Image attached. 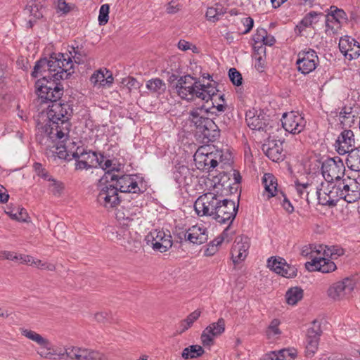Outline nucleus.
<instances>
[{
	"instance_id": "obj_12",
	"label": "nucleus",
	"mask_w": 360,
	"mask_h": 360,
	"mask_svg": "<svg viewBox=\"0 0 360 360\" xmlns=\"http://www.w3.org/2000/svg\"><path fill=\"white\" fill-rule=\"evenodd\" d=\"M65 354L68 358L76 360H103L105 358L104 354L98 351L76 347H67Z\"/></svg>"
},
{
	"instance_id": "obj_53",
	"label": "nucleus",
	"mask_w": 360,
	"mask_h": 360,
	"mask_svg": "<svg viewBox=\"0 0 360 360\" xmlns=\"http://www.w3.org/2000/svg\"><path fill=\"white\" fill-rule=\"evenodd\" d=\"M224 241V238H221L220 236L214 238L212 241H211L209 244V247L205 250V255L207 256L213 255V252H210V249H214V251L217 250V247L220 245Z\"/></svg>"
},
{
	"instance_id": "obj_17",
	"label": "nucleus",
	"mask_w": 360,
	"mask_h": 360,
	"mask_svg": "<svg viewBox=\"0 0 360 360\" xmlns=\"http://www.w3.org/2000/svg\"><path fill=\"white\" fill-rule=\"evenodd\" d=\"M250 248V239L245 236H237L231 248V258L234 264L243 261Z\"/></svg>"
},
{
	"instance_id": "obj_29",
	"label": "nucleus",
	"mask_w": 360,
	"mask_h": 360,
	"mask_svg": "<svg viewBox=\"0 0 360 360\" xmlns=\"http://www.w3.org/2000/svg\"><path fill=\"white\" fill-rule=\"evenodd\" d=\"M325 18L326 15L322 13H317L315 11L309 12L304 17L297 27L300 30V32H301V30L303 28L313 27L314 25H316L321 19L325 20Z\"/></svg>"
},
{
	"instance_id": "obj_48",
	"label": "nucleus",
	"mask_w": 360,
	"mask_h": 360,
	"mask_svg": "<svg viewBox=\"0 0 360 360\" xmlns=\"http://www.w3.org/2000/svg\"><path fill=\"white\" fill-rule=\"evenodd\" d=\"M122 84L127 87L129 92L137 90L140 88V83L134 77H128L122 79Z\"/></svg>"
},
{
	"instance_id": "obj_19",
	"label": "nucleus",
	"mask_w": 360,
	"mask_h": 360,
	"mask_svg": "<svg viewBox=\"0 0 360 360\" xmlns=\"http://www.w3.org/2000/svg\"><path fill=\"white\" fill-rule=\"evenodd\" d=\"M339 49L349 60L356 59L360 56V44L354 38L345 36L340 39Z\"/></svg>"
},
{
	"instance_id": "obj_20",
	"label": "nucleus",
	"mask_w": 360,
	"mask_h": 360,
	"mask_svg": "<svg viewBox=\"0 0 360 360\" xmlns=\"http://www.w3.org/2000/svg\"><path fill=\"white\" fill-rule=\"evenodd\" d=\"M69 135L63 142H60L59 139L52 140L53 141H58V143L56 148V153L58 157L60 159L71 160L69 157L72 156L73 158L77 160V155L78 150H76L77 143L76 141L69 140Z\"/></svg>"
},
{
	"instance_id": "obj_58",
	"label": "nucleus",
	"mask_w": 360,
	"mask_h": 360,
	"mask_svg": "<svg viewBox=\"0 0 360 360\" xmlns=\"http://www.w3.org/2000/svg\"><path fill=\"white\" fill-rule=\"evenodd\" d=\"M205 16L207 19L212 22H216L219 20V13L214 8H208Z\"/></svg>"
},
{
	"instance_id": "obj_23",
	"label": "nucleus",
	"mask_w": 360,
	"mask_h": 360,
	"mask_svg": "<svg viewBox=\"0 0 360 360\" xmlns=\"http://www.w3.org/2000/svg\"><path fill=\"white\" fill-rule=\"evenodd\" d=\"M91 155L93 158H96V162L102 169L105 171L104 176L101 180H103V178L107 179L109 176L110 180H121L124 177V175L119 176L114 173L115 172L120 171V165L116 166L115 164L112 165V161L110 160H104L103 155H101V158H98L95 153H93Z\"/></svg>"
},
{
	"instance_id": "obj_61",
	"label": "nucleus",
	"mask_w": 360,
	"mask_h": 360,
	"mask_svg": "<svg viewBox=\"0 0 360 360\" xmlns=\"http://www.w3.org/2000/svg\"><path fill=\"white\" fill-rule=\"evenodd\" d=\"M243 23L245 27V30L243 31V33L246 34L252 30L254 25V20L252 18L248 17L243 19Z\"/></svg>"
},
{
	"instance_id": "obj_13",
	"label": "nucleus",
	"mask_w": 360,
	"mask_h": 360,
	"mask_svg": "<svg viewBox=\"0 0 360 360\" xmlns=\"http://www.w3.org/2000/svg\"><path fill=\"white\" fill-rule=\"evenodd\" d=\"M225 330V321L220 318L217 322H214L207 326L202 331L200 339L202 345L211 346L214 344V338L222 334Z\"/></svg>"
},
{
	"instance_id": "obj_36",
	"label": "nucleus",
	"mask_w": 360,
	"mask_h": 360,
	"mask_svg": "<svg viewBox=\"0 0 360 360\" xmlns=\"http://www.w3.org/2000/svg\"><path fill=\"white\" fill-rule=\"evenodd\" d=\"M22 334L28 339L36 342L41 347L50 349V342L34 331L24 329L22 330Z\"/></svg>"
},
{
	"instance_id": "obj_57",
	"label": "nucleus",
	"mask_w": 360,
	"mask_h": 360,
	"mask_svg": "<svg viewBox=\"0 0 360 360\" xmlns=\"http://www.w3.org/2000/svg\"><path fill=\"white\" fill-rule=\"evenodd\" d=\"M279 360H292L295 355L290 352L288 349H282L276 352Z\"/></svg>"
},
{
	"instance_id": "obj_27",
	"label": "nucleus",
	"mask_w": 360,
	"mask_h": 360,
	"mask_svg": "<svg viewBox=\"0 0 360 360\" xmlns=\"http://www.w3.org/2000/svg\"><path fill=\"white\" fill-rule=\"evenodd\" d=\"M245 120L248 127L253 130H264L266 121L264 115L253 109L248 110L245 114Z\"/></svg>"
},
{
	"instance_id": "obj_24",
	"label": "nucleus",
	"mask_w": 360,
	"mask_h": 360,
	"mask_svg": "<svg viewBox=\"0 0 360 360\" xmlns=\"http://www.w3.org/2000/svg\"><path fill=\"white\" fill-rule=\"evenodd\" d=\"M186 240L196 245H201L207 242L208 235L207 229L197 226L190 228L186 232H182Z\"/></svg>"
},
{
	"instance_id": "obj_25",
	"label": "nucleus",
	"mask_w": 360,
	"mask_h": 360,
	"mask_svg": "<svg viewBox=\"0 0 360 360\" xmlns=\"http://www.w3.org/2000/svg\"><path fill=\"white\" fill-rule=\"evenodd\" d=\"M59 58H61V62L60 64V70H57V72L54 73L53 77V82L57 83L56 81L60 79H67L68 75L73 73L71 70L73 68V62L71 58L67 56L65 58L63 53L58 54Z\"/></svg>"
},
{
	"instance_id": "obj_35",
	"label": "nucleus",
	"mask_w": 360,
	"mask_h": 360,
	"mask_svg": "<svg viewBox=\"0 0 360 360\" xmlns=\"http://www.w3.org/2000/svg\"><path fill=\"white\" fill-rule=\"evenodd\" d=\"M303 297V290L300 287L288 289L285 293V300L288 304L295 305Z\"/></svg>"
},
{
	"instance_id": "obj_10",
	"label": "nucleus",
	"mask_w": 360,
	"mask_h": 360,
	"mask_svg": "<svg viewBox=\"0 0 360 360\" xmlns=\"http://www.w3.org/2000/svg\"><path fill=\"white\" fill-rule=\"evenodd\" d=\"M297 65L298 70L302 74H309L314 70L319 63V58L313 49L302 51L298 54Z\"/></svg>"
},
{
	"instance_id": "obj_56",
	"label": "nucleus",
	"mask_w": 360,
	"mask_h": 360,
	"mask_svg": "<svg viewBox=\"0 0 360 360\" xmlns=\"http://www.w3.org/2000/svg\"><path fill=\"white\" fill-rule=\"evenodd\" d=\"M180 4L172 0L167 5L166 11L168 14H174L180 11Z\"/></svg>"
},
{
	"instance_id": "obj_22",
	"label": "nucleus",
	"mask_w": 360,
	"mask_h": 360,
	"mask_svg": "<svg viewBox=\"0 0 360 360\" xmlns=\"http://www.w3.org/2000/svg\"><path fill=\"white\" fill-rule=\"evenodd\" d=\"M307 270L310 271H319L322 273H330L334 271L336 269V264L327 257L314 258L311 262H307L305 264Z\"/></svg>"
},
{
	"instance_id": "obj_7",
	"label": "nucleus",
	"mask_w": 360,
	"mask_h": 360,
	"mask_svg": "<svg viewBox=\"0 0 360 360\" xmlns=\"http://www.w3.org/2000/svg\"><path fill=\"white\" fill-rule=\"evenodd\" d=\"M238 210V204L236 205L234 201L228 199H220L214 219L220 224L229 222V224H231L237 214Z\"/></svg>"
},
{
	"instance_id": "obj_45",
	"label": "nucleus",
	"mask_w": 360,
	"mask_h": 360,
	"mask_svg": "<svg viewBox=\"0 0 360 360\" xmlns=\"http://www.w3.org/2000/svg\"><path fill=\"white\" fill-rule=\"evenodd\" d=\"M41 356L49 359H56V356H59L60 359H63L65 355L64 353H57L56 350L52 348V345L50 343V349L47 348H44L42 347L41 351L39 352Z\"/></svg>"
},
{
	"instance_id": "obj_52",
	"label": "nucleus",
	"mask_w": 360,
	"mask_h": 360,
	"mask_svg": "<svg viewBox=\"0 0 360 360\" xmlns=\"http://www.w3.org/2000/svg\"><path fill=\"white\" fill-rule=\"evenodd\" d=\"M64 188L63 181H52L49 186L50 191L55 195H60L63 191Z\"/></svg>"
},
{
	"instance_id": "obj_5",
	"label": "nucleus",
	"mask_w": 360,
	"mask_h": 360,
	"mask_svg": "<svg viewBox=\"0 0 360 360\" xmlns=\"http://www.w3.org/2000/svg\"><path fill=\"white\" fill-rule=\"evenodd\" d=\"M223 191L216 193L207 192L199 196L194 203V209L199 217H212L214 219L218 205L220 203L219 197H223Z\"/></svg>"
},
{
	"instance_id": "obj_15",
	"label": "nucleus",
	"mask_w": 360,
	"mask_h": 360,
	"mask_svg": "<svg viewBox=\"0 0 360 360\" xmlns=\"http://www.w3.org/2000/svg\"><path fill=\"white\" fill-rule=\"evenodd\" d=\"M282 145L283 141L276 140L270 136L262 145V150L273 162H279L285 157Z\"/></svg>"
},
{
	"instance_id": "obj_33",
	"label": "nucleus",
	"mask_w": 360,
	"mask_h": 360,
	"mask_svg": "<svg viewBox=\"0 0 360 360\" xmlns=\"http://www.w3.org/2000/svg\"><path fill=\"white\" fill-rule=\"evenodd\" d=\"M128 185H120V191L122 193H129L139 195L146 191V185H143V181H128Z\"/></svg>"
},
{
	"instance_id": "obj_41",
	"label": "nucleus",
	"mask_w": 360,
	"mask_h": 360,
	"mask_svg": "<svg viewBox=\"0 0 360 360\" xmlns=\"http://www.w3.org/2000/svg\"><path fill=\"white\" fill-rule=\"evenodd\" d=\"M346 19V13L343 10L336 9L335 11H332V13L329 15H326L325 22L327 26L329 25V22H333V20L340 23L342 20Z\"/></svg>"
},
{
	"instance_id": "obj_30",
	"label": "nucleus",
	"mask_w": 360,
	"mask_h": 360,
	"mask_svg": "<svg viewBox=\"0 0 360 360\" xmlns=\"http://www.w3.org/2000/svg\"><path fill=\"white\" fill-rule=\"evenodd\" d=\"M316 252L318 254L322 252L324 257H330L331 259H336L344 254V250L338 245H319Z\"/></svg>"
},
{
	"instance_id": "obj_16",
	"label": "nucleus",
	"mask_w": 360,
	"mask_h": 360,
	"mask_svg": "<svg viewBox=\"0 0 360 360\" xmlns=\"http://www.w3.org/2000/svg\"><path fill=\"white\" fill-rule=\"evenodd\" d=\"M354 288V283L352 280L346 278L342 281L333 284L328 290V296L338 300L342 299L345 295L349 294Z\"/></svg>"
},
{
	"instance_id": "obj_40",
	"label": "nucleus",
	"mask_w": 360,
	"mask_h": 360,
	"mask_svg": "<svg viewBox=\"0 0 360 360\" xmlns=\"http://www.w3.org/2000/svg\"><path fill=\"white\" fill-rule=\"evenodd\" d=\"M200 311L195 310L193 312L191 313L186 319L183 320L181 322L180 327L181 328V330L180 333H183L186 331L187 329H188L200 316Z\"/></svg>"
},
{
	"instance_id": "obj_59",
	"label": "nucleus",
	"mask_w": 360,
	"mask_h": 360,
	"mask_svg": "<svg viewBox=\"0 0 360 360\" xmlns=\"http://www.w3.org/2000/svg\"><path fill=\"white\" fill-rule=\"evenodd\" d=\"M280 195L283 198L281 205L289 213H291L294 211V207L292 205L290 200L288 199L287 196L283 191H280Z\"/></svg>"
},
{
	"instance_id": "obj_54",
	"label": "nucleus",
	"mask_w": 360,
	"mask_h": 360,
	"mask_svg": "<svg viewBox=\"0 0 360 360\" xmlns=\"http://www.w3.org/2000/svg\"><path fill=\"white\" fill-rule=\"evenodd\" d=\"M33 167L38 178L46 179L49 177L48 172L40 163H35Z\"/></svg>"
},
{
	"instance_id": "obj_28",
	"label": "nucleus",
	"mask_w": 360,
	"mask_h": 360,
	"mask_svg": "<svg viewBox=\"0 0 360 360\" xmlns=\"http://www.w3.org/2000/svg\"><path fill=\"white\" fill-rule=\"evenodd\" d=\"M342 191V199L347 203H354L360 199V184L358 181H354L349 185L343 184Z\"/></svg>"
},
{
	"instance_id": "obj_32",
	"label": "nucleus",
	"mask_w": 360,
	"mask_h": 360,
	"mask_svg": "<svg viewBox=\"0 0 360 360\" xmlns=\"http://www.w3.org/2000/svg\"><path fill=\"white\" fill-rule=\"evenodd\" d=\"M346 163L352 170L360 171V146L348 153Z\"/></svg>"
},
{
	"instance_id": "obj_26",
	"label": "nucleus",
	"mask_w": 360,
	"mask_h": 360,
	"mask_svg": "<svg viewBox=\"0 0 360 360\" xmlns=\"http://www.w3.org/2000/svg\"><path fill=\"white\" fill-rule=\"evenodd\" d=\"M61 62V58L51 56L50 59L48 60L46 58H41L37 62L36 71L40 67L49 66V74L44 75L43 78L41 80L44 79L46 78V81L53 80L52 75L57 72V70H60V64Z\"/></svg>"
},
{
	"instance_id": "obj_9",
	"label": "nucleus",
	"mask_w": 360,
	"mask_h": 360,
	"mask_svg": "<svg viewBox=\"0 0 360 360\" xmlns=\"http://www.w3.org/2000/svg\"><path fill=\"white\" fill-rule=\"evenodd\" d=\"M101 191L97 197V200L100 205L107 209L115 207L120 202L118 196V189L112 186L100 184Z\"/></svg>"
},
{
	"instance_id": "obj_4",
	"label": "nucleus",
	"mask_w": 360,
	"mask_h": 360,
	"mask_svg": "<svg viewBox=\"0 0 360 360\" xmlns=\"http://www.w3.org/2000/svg\"><path fill=\"white\" fill-rule=\"evenodd\" d=\"M207 110L197 108L190 112V120L196 128V133L206 142L214 141L219 136V129L214 122L206 117Z\"/></svg>"
},
{
	"instance_id": "obj_55",
	"label": "nucleus",
	"mask_w": 360,
	"mask_h": 360,
	"mask_svg": "<svg viewBox=\"0 0 360 360\" xmlns=\"http://www.w3.org/2000/svg\"><path fill=\"white\" fill-rule=\"evenodd\" d=\"M57 10L58 12H61L63 14H67L71 11V6L67 4L65 0H58Z\"/></svg>"
},
{
	"instance_id": "obj_63",
	"label": "nucleus",
	"mask_w": 360,
	"mask_h": 360,
	"mask_svg": "<svg viewBox=\"0 0 360 360\" xmlns=\"http://www.w3.org/2000/svg\"><path fill=\"white\" fill-rule=\"evenodd\" d=\"M318 249V247H316L314 245H310L309 246H304L302 248L301 255L302 256L307 257L312 252H316V250Z\"/></svg>"
},
{
	"instance_id": "obj_8",
	"label": "nucleus",
	"mask_w": 360,
	"mask_h": 360,
	"mask_svg": "<svg viewBox=\"0 0 360 360\" xmlns=\"http://www.w3.org/2000/svg\"><path fill=\"white\" fill-rule=\"evenodd\" d=\"M267 266L276 274L292 278L297 275V269L295 265L288 264L285 259L280 257H271L267 260Z\"/></svg>"
},
{
	"instance_id": "obj_42",
	"label": "nucleus",
	"mask_w": 360,
	"mask_h": 360,
	"mask_svg": "<svg viewBox=\"0 0 360 360\" xmlns=\"http://www.w3.org/2000/svg\"><path fill=\"white\" fill-rule=\"evenodd\" d=\"M104 71L106 74L109 73V71L106 69L104 70L100 69L95 71L90 77V81L94 86H104Z\"/></svg>"
},
{
	"instance_id": "obj_47",
	"label": "nucleus",
	"mask_w": 360,
	"mask_h": 360,
	"mask_svg": "<svg viewBox=\"0 0 360 360\" xmlns=\"http://www.w3.org/2000/svg\"><path fill=\"white\" fill-rule=\"evenodd\" d=\"M354 115L352 114V112L346 111V108L340 112V121L344 127L350 126V124L354 122Z\"/></svg>"
},
{
	"instance_id": "obj_39",
	"label": "nucleus",
	"mask_w": 360,
	"mask_h": 360,
	"mask_svg": "<svg viewBox=\"0 0 360 360\" xmlns=\"http://www.w3.org/2000/svg\"><path fill=\"white\" fill-rule=\"evenodd\" d=\"M146 88L153 92L160 94L165 90V83L159 78H155L148 81Z\"/></svg>"
},
{
	"instance_id": "obj_44",
	"label": "nucleus",
	"mask_w": 360,
	"mask_h": 360,
	"mask_svg": "<svg viewBox=\"0 0 360 360\" xmlns=\"http://www.w3.org/2000/svg\"><path fill=\"white\" fill-rule=\"evenodd\" d=\"M280 323V321L277 319H274L271 321L266 331V335L269 338H271L272 337L281 334V332L278 328Z\"/></svg>"
},
{
	"instance_id": "obj_1",
	"label": "nucleus",
	"mask_w": 360,
	"mask_h": 360,
	"mask_svg": "<svg viewBox=\"0 0 360 360\" xmlns=\"http://www.w3.org/2000/svg\"><path fill=\"white\" fill-rule=\"evenodd\" d=\"M36 92L41 102L50 101L46 115H41L37 124L38 133L44 134L51 140L59 139L63 142L70 133L71 124L70 117L72 114V108L68 103L58 102L63 94V87L58 83L38 80L36 84Z\"/></svg>"
},
{
	"instance_id": "obj_50",
	"label": "nucleus",
	"mask_w": 360,
	"mask_h": 360,
	"mask_svg": "<svg viewBox=\"0 0 360 360\" xmlns=\"http://www.w3.org/2000/svg\"><path fill=\"white\" fill-rule=\"evenodd\" d=\"M117 218L120 220V224L123 227H129L131 226V222L134 221V218L131 216H125L124 212H118L117 213Z\"/></svg>"
},
{
	"instance_id": "obj_11",
	"label": "nucleus",
	"mask_w": 360,
	"mask_h": 360,
	"mask_svg": "<svg viewBox=\"0 0 360 360\" xmlns=\"http://www.w3.org/2000/svg\"><path fill=\"white\" fill-rule=\"evenodd\" d=\"M321 333L320 322L314 320L311 323V326L308 328L306 335V355L307 356H312L316 352Z\"/></svg>"
},
{
	"instance_id": "obj_62",
	"label": "nucleus",
	"mask_w": 360,
	"mask_h": 360,
	"mask_svg": "<svg viewBox=\"0 0 360 360\" xmlns=\"http://www.w3.org/2000/svg\"><path fill=\"white\" fill-rule=\"evenodd\" d=\"M36 67H37V63L35 64V65L34 67L33 71L32 72V76L33 77H37L39 75H43V74L46 73V72H49V66L40 67V68H39V69H37V72H35Z\"/></svg>"
},
{
	"instance_id": "obj_37",
	"label": "nucleus",
	"mask_w": 360,
	"mask_h": 360,
	"mask_svg": "<svg viewBox=\"0 0 360 360\" xmlns=\"http://www.w3.org/2000/svg\"><path fill=\"white\" fill-rule=\"evenodd\" d=\"M262 183L264 187L263 195L266 196V200L280 194L281 191L278 188V181H262Z\"/></svg>"
},
{
	"instance_id": "obj_49",
	"label": "nucleus",
	"mask_w": 360,
	"mask_h": 360,
	"mask_svg": "<svg viewBox=\"0 0 360 360\" xmlns=\"http://www.w3.org/2000/svg\"><path fill=\"white\" fill-rule=\"evenodd\" d=\"M229 77L234 85L240 86L242 84V75L236 68H231L229 70Z\"/></svg>"
},
{
	"instance_id": "obj_3",
	"label": "nucleus",
	"mask_w": 360,
	"mask_h": 360,
	"mask_svg": "<svg viewBox=\"0 0 360 360\" xmlns=\"http://www.w3.org/2000/svg\"><path fill=\"white\" fill-rule=\"evenodd\" d=\"M169 82L174 91L184 100L188 101L200 98L208 102L217 96V89L211 84H201L199 79L186 75L178 77L175 75L170 76Z\"/></svg>"
},
{
	"instance_id": "obj_38",
	"label": "nucleus",
	"mask_w": 360,
	"mask_h": 360,
	"mask_svg": "<svg viewBox=\"0 0 360 360\" xmlns=\"http://www.w3.org/2000/svg\"><path fill=\"white\" fill-rule=\"evenodd\" d=\"M204 352L200 345H191L185 348L182 352V357L185 359H193L200 356Z\"/></svg>"
},
{
	"instance_id": "obj_2",
	"label": "nucleus",
	"mask_w": 360,
	"mask_h": 360,
	"mask_svg": "<svg viewBox=\"0 0 360 360\" xmlns=\"http://www.w3.org/2000/svg\"><path fill=\"white\" fill-rule=\"evenodd\" d=\"M205 148H200L194 155L195 165L198 169L207 171L210 177L218 180L242 179L239 171L233 167L230 153L218 150L205 153Z\"/></svg>"
},
{
	"instance_id": "obj_31",
	"label": "nucleus",
	"mask_w": 360,
	"mask_h": 360,
	"mask_svg": "<svg viewBox=\"0 0 360 360\" xmlns=\"http://www.w3.org/2000/svg\"><path fill=\"white\" fill-rule=\"evenodd\" d=\"M322 183L330 184V193L329 194V199L337 205L340 199H342V191L343 181H322Z\"/></svg>"
},
{
	"instance_id": "obj_64",
	"label": "nucleus",
	"mask_w": 360,
	"mask_h": 360,
	"mask_svg": "<svg viewBox=\"0 0 360 360\" xmlns=\"http://www.w3.org/2000/svg\"><path fill=\"white\" fill-rule=\"evenodd\" d=\"M9 195L7 193L6 188L0 184V202L5 203L8 200Z\"/></svg>"
},
{
	"instance_id": "obj_14",
	"label": "nucleus",
	"mask_w": 360,
	"mask_h": 360,
	"mask_svg": "<svg viewBox=\"0 0 360 360\" xmlns=\"http://www.w3.org/2000/svg\"><path fill=\"white\" fill-rule=\"evenodd\" d=\"M306 121L299 114L293 112L284 113L283 115L282 125L285 131L292 134H299L305 127Z\"/></svg>"
},
{
	"instance_id": "obj_51",
	"label": "nucleus",
	"mask_w": 360,
	"mask_h": 360,
	"mask_svg": "<svg viewBox=\"0 0 360 360\" xmlns=\"http://www.w3.org/2000/svg\"><path fill=\"white\" fill-rule=\"evenodd\" d=\"M323 193H322L320 191H316V194L317 195L319 203L322 205L329 206L330 207H335V203L331 201L327 195H324Z\"/></svg>"
},
{
	"instance_id": "obj_60",
	"label": "nucleus",
	"mask_w": 360,
	"mask_h": 360,
	"mask_svg": "<svg viewBox=\"0 0 360 360\" xmlns=\"http://www.w3.org/2000/svg\"><path fill=\"white\" fill-rule=\"evenodd\" d=\"M16 212L18 215V221H27L28 214L25 209L23 207H21L20 206H18L15 207Z\"/></svg>"
},
{
	"instance_id": "obj_21",
	"label": "nucleus",
	"mask_w": 360,
	"mask_h": 360,
	"mask_svg": "<svg viewBox=\"0 0 360 360\" xmlns=\"http://www.w3.org/2000/svg\"><path fill=\"white\" fill-rule=\"evenodd\" d=\"M355 137L353 131L349 129H345L339 135L336 143V150L340 155H345L351 150L354 146Z\"/></svg>"
},
{
	"instance_id": "obj_34",
	"label": "nucleus",
	"mask_w": 360,
	"mask_h": 360,
	"mask_svg": "<svg viewBox=\"0 0 360 360\" xmlns=\"http://www.w3.org/2000/svg\"><path fill=\"white\" fill-rule=\"evenodd\" d=\"M111 235L109 236L112 240H116L117 243L124 247H127V243H129V234L130 232L126 230L124 227L119 230L112 229L110 231Z\"/></svg>"
},
{
	"instance_id": "obj_43",
	"label": "nucleus",
	"mask_w": 360,
	"mask_h": 360,
	"mask_svg": "<svg viewBox=\"0 0 360 360\" xmlns=\"http://www.w3.org/2000/svg\"><path fill=\"white\" fill-rule=\"evenodd\" d=\"M267 32L266 30L261 28L257 30V33L254 35V40L255 42H263L266 45H272L275 42V39L271 37V41H267Z\"/></svg>"
},
{
	"instance_id": "obj_6",
	"label": "nucleus",
	"mask_w": 360,
	"mask_h": 360,
	"mask_svg": "<svg viewBox=\"0 0 360 360\" xmlns=\"http://www.w3.org/2000/svg\"><path fill=\"white\" fill-rule=\"evenodd\" d=\"M148 245H150L154 250L160 252L167 251L172 246V236L163 231L155 230L150 232L145 238Z\"/></svg>"
},
{
	"instance_id": "obj_46",
	"label": "nucleus",
	"mask_w": 360,
	"mask_h": 360,
	"mask_svg": "<svg viewBox=\"0 0 360 360\" xmlns=\"http://www.w3.org/2000/svg\"><path fill=\"white\" fill-rule=\"evenodd\" d=\"M109 10L110 6L107 4L101 6L98 18L100 25H105L108 23L109 20Z\"/></svg>"
},
{
	"instance_id": "obj_18",
	"label": "nucleus",
	"mask_w": 360,
	"mask_h": 360,
	"mask_svg": "<svg viewBox=\"0 0 360 360\" xmlns=\"http://www.w3.org/2000/svg\"><path fill=\"white\" fill-rule=\"evenodd\" d=\"M344 171L343 164L337 163L333 160L326 161L321 167V174L324 180H341Z\"/></svg>"
}]
</instances>
